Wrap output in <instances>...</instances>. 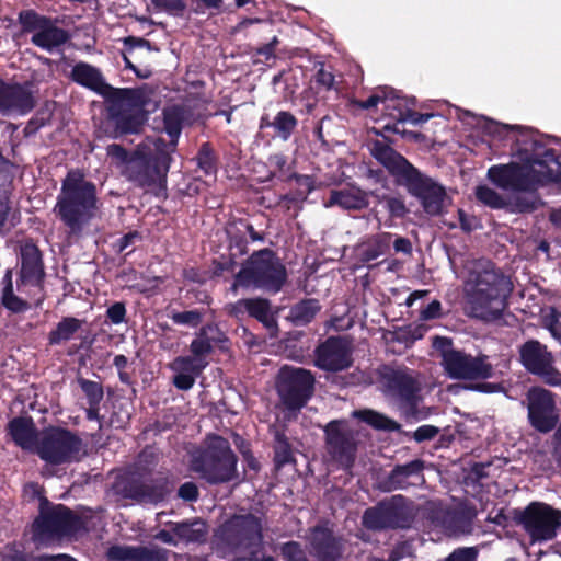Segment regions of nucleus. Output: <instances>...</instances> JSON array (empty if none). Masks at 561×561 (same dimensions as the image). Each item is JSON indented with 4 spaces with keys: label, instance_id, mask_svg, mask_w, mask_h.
I'll return each mask as SVG.
<instances>
[{
    "label": "nucleus",
    "instance_id": "nucleus-45",
    "mask_svg": "<svg viewBox=\"0 0 561 561\" xmlns=\"http://www.w3.org/2000/svg\"><path fill=\"white\" fill-rule=\"evenodd\" d=\"M80 385L88 398L89 404H99L101 402L103 399V389L98 382L81 380Z\"/></svg>",
    "mask_w": 561,
    "mask_h": 561
},
{
    "label": "nucleus",
    "instance_id": "nucleus-63",
    "mask_svg": "<svg viewBox=\"0 0 561 561\" xmlns=\"http://www.w3.org/2000/svg\"><path fill=\"white\" fill-rule=\"evenodd\" d=\"M139 239V234L137 232H131L124 236L119 240V251H125L129 248V245L134 244L135 240Z\"/></svg>",
    "mask_w": 561,
    "mask_h": 561
},
{
    "label": "nucleus",
    "instance_id": "nucleus-61",
    "mask_svg": "<svg viewBox=\"0 0 561 561\" xmlns=\"http://www.w3.org/2000/svg\"><path fill=\"white\" fill-rule=\"evenodd\" d=\"M393 247L397 252H402L405 254H409L412 251L411 242L407 238L402 237H399L394 240Z\"/></svg>",
    "mask_w": 561,
    "mask_h": 561
},
{
    "label": "nucleus",
    "instance_id": "nucleus-33",
    "mask_svg": "<svg viewBox=\"0 0 561 561\" xmlns=\"http://www.w3.org/2000/svg\"><path fill=\"white\" fill-rule=\"evenodd\" d=\"M320 306L314 299L302 300L290 308L288 319L295 325L309 323L319 312Z\"/></svg>",
    "mask_w": 561,
    "mask_h": 561
},
{
    "label": "nucleus",
    "instance_id": "nucleus-5",
    "mask_svg": "<svg viewBox=\"0 0 561 561\" xmlns=\"http://www.w3.org/2000/svg\"><path fill=\"white\" fill-rule=\"evenodd\" d=\"M285 266L270 250L259 251L238 273L234 286L254 287L277 293L286 280Z\"/></svg>",
    "mask_w": 561,
    "mask_h": 561
},
{
    "label": "nucleus",
    "instance_id": "nucleus-57",
    "mask_svg": "<svg viewBox=\"0 0 561 561\" xmlns=\"http://www.w3.org/2000/svg\"><path fill=\"white\" fill-rule=\"evenodd\" d=\"M316 80L325 89H331L334 84V76L327 69L320 68L317 72Z\"/></svg>",
    "mask_w": 561,
    "mask_h": 561
},
{
    "label": "nucleus",
    "instance_id": "nucleus-54",
    "mask_svg": "<svg viewBox=\"0 0 561 561\" xmlns=\"http://www.w3.org/2000/svg\"><path fill=\"white\" fill-rule=\"evenodd\" d=\"M442 316V305L438 300H433L428 304L420 314V319L423 321L437 319Z\"/></svg>",
    "mask_w": 561,
    "mask_h": 561
},
{
    "label": "nucleus",
    "instance_id": "nucleus-35",
    "mask_svg": "<svg viewBox=\"0 0 561 561\" xmlns=\"http://www.w3.org/2000/svg\"><path fill=\"white\" fill-rule=\"evenodd\" d=\"M173 531L178 538V541L182 540L186 542L203 541L207 534L205 524L199 520L176 524L173 528Z\"/></svg>",
    "mask_w": 561,
    "mask_h": 561
},
{
    "label": "nucleus",
    "instance_id": "nucleus-14",
    "mask_svg": "<svg viewBox=\"0 0 561 561\" xmlns=\"http://www.w3.org/2000/svg\"><path fill=\"white\" fill-rule=\"evenodd\" d=\"M20 22L25 32L32 34L31 42L47 51H53L68 39L67 32L53 20L32 11L20 13Z\"/></svg>",
    "mask_w": 561,
    "mask_h": 561
},
{
    "label": "nucleus",
    "instance_id": "nucleus-29",
    "mask_svg": "<svg viewBox=\"0 0 561 561\" xmlns=\"http://www.w3.org/2000/svg\"><path fill=\"white\" fill-rule=\"evenodd\" d=\"M391 234L388 232L376 234L357 244L355 253L363 263H368L385 254L389 248Z\"/></svg>",
    "mask_w": 561,
    "mask_h": 561
},
{
    "label": "nucleus",
    "instance_id": "nucleus-11",
    "mask_svg": "<svg viewBox=\"0 0 561 561\" xmlns=\"http://www.w3.org/2000/svg\"><path fill=\"white\" fill-rule=\"evenodd\" d=\"M218 536L228 545L255 554L262 543L261 522L253 515L233 516L219 528Z\"/></svg>",
    "mask_w": 561,
    "mask_h": 561
},
{
    "label": "nucleus",
    "instance_id": "nucleus-43",
    "mask_svg": "<svg viewBox=\"0 0 561 561\" xmlns=\"http://www.w3.org/2000/svg\"><path fill=\"white\" fill-rule=\"evenodd\" d=\"M168 551L158 546L137 547V561H167Z\"/></svg>",
    "mask_w": 561,
    "mask_h": 561
},
{
    "label": "nucleus",
    "instance_id": "nucleus-2",
    "mask_svg": "<svg viewBox=\"0 0 561 561\" xmlns=\"http://www.w3.org/2000/svg\"><path fill=\"white\" fill-rule=\"evenodd\" d=\"M55 210L71 232L81 231L98 210L94 184L85 181L80 172H69Z\"/></svg>",
    "mask_w": 561,
    "mask_h": 561
},
{
    "label": "nucleus",
    "instance_id": "nucleus-44",
    "mask_svg": "<svg viewBox=\"0 0 561 561\" xmlns=\"http://www.w3.org/2000/svg\"><path fill=\"white\" fill-rule=\"evenodd\" d=\"M107 556L113 561H137V547L113 546Z\"/></svg>",
    "mask_w": 561,
    "mask_h": 561
},
{
    "label": "nucleus",
    "instance_id": "nucleus-37",
    "mask_svg": "<svg viewBox=\"0 0 561 561\" xmlns=\"http://www.w3.org/2000/svg\"><path fill=\"white\" fill-rule=\"evenodd\" d=\"M207 365L208 362L204 358L180 356L170 364V368L173 373L193 374L197 377Z\"/></svg>",
    "mask_w": 561,
    "mask_h": 561
},
{
    "label": "nucleus",
    "instance_id": "nucleus-52",
    "mask_svg": "<svg viewBox=\"0 0 561 561\" xmlns=\"http://www.w3.org/2000/svg\"><path fill=\"white\" fill-rule=\"evenodd\" d=\"M196 377L193 374L174 373L173 385L180 390H188L195 383Z\"/></svg>",
    "mask_w": 561,
    "mask_h": 561
},
{
    "label": "nucleus",
    "instance_id": "nucleus-53",
    "mask_svg": "<svg viewBox=\"0 0 561 561\" xmlns=\"http://www.w3.org/2000/svg\"><path fill=\"white\" fill-rule=\"evenodd\" d=\"M477 551L473 548H462L455 550L444 561H476Z\"/></svg>",
    "mask_w": 561,
    "mask_h": 561
},
{
    "label": "nucleus",
    "instance_id": "nucleus-12",
    "mask_svg": "<svg viewBox=\"0 0 561 561\" xmlns=\"http://www.w3.org/2000/svg\"><path fill=\"white\" fill-rule=\"evenodd\" d=\"M313 382L310 371L285 366L278 375L277 391L283 402L289 409L296 410L300 409L311 396Z\"/></svg>",
    "mask_w": 561,
    "mask_h": 561
},
{
    "label": "nucleus",
    "instance_id": "nucleus-19",
    "mask_svg": "<svg viewBox=\"0 0 561 561\" xmlns=\"http://www.w3.org/2000/svg\"><path fill=\"white\" fill-rule=\"evenodd\" d=\"M123 104L130 105L129 113H121L116 118L117 128L123 134L138 133L144 121V104L145 98L141 90L137 89H118L117 94L114 96Z\"/></svg>",
    "mask_w": 561,
    "mask_h": 561
},
{
    "label": "nucleus",
    "instance_id": "nucleus-17",
    "mask_svg": "<svg viewBox=\"0 0 561 561\" xmlns=\"http://www.w3.org/2000/svg\"><path fill=\"white\" fill-rule=\"evenodd\" d=\"M329 453L344 468H348L355 456V442L345 421H332L325 427Z\"/></svg>",
    "mask_w": 561,
    "mask_h": 561
},
{
    "label": "nucleus",
    "instance_id": "nucleus-26",
    "mask_svg": "<svg viewBox=\"0 0 561 561\" xmlns=\"http://www.w3.org/2000/svg\"><path fill=\"white\" fill-rule=\"evenodd\" d=\"M369 204L368 194L356 186H346L333 190L325 207L339 206L347 210H359Z\"/></svg>",
    "mask_w": 561,
    "mask_h": 561
},
{
    "label": "nucleus",
    "instance_id": "nucleus-49",
    "mask_svg": "<svg viewBox=\"0 0 561 561\" xmlns=\"http://www.w3.org/2000/svg\"><path fill=\"white\" fill-rule=\"evenodd\" d=\"M211 345L207 339L198 337L191 343L192 357H199L206 359V356L210 353Z\"/></svg>",
    "mask_w": 561,
    "mask_h": 561
},
{
    "label": "nucleus",
    "instance_id": "nucleus-20",
    "mask_svg": "<svg viewBox=\"0 0 561 561\" xmlns=\"http://www.w3.org/2000/svg\"><path fill=\"white\" fill-rule=\"evenodd\" d=\"M382 381L386 391L398 398L408 410L412 411L416 408L419 387L410 375L401 370L387 369Z\"/></svg>",
    "mask_w": 561,
    "mask_h": 561
},
{
    "label": "nucleus",
    "instance_id": "nucleus-48",
    "mask_svg": "<svg viewBox=\"0 0 561 561\" xmlns=\"http://www.w3.org/2000/svg\"><path fill=\"white\" fill-rule=\"evenodd\" d=\"M198 167L206 173L210 174L214 172V161L211 150L207 145H203L197 156Z\"/></svg>",
    "mask_w": 561,
    "mask_h": 561
},
{
    "label": "nucleus",
    "instance_id": "nucleus-9",
    "mask_svg": "<svg viewBox=\"0 0 561 561\" xmlns=\"http://www.w3.org/2000/svg\"><path fill=\"white\" fill-rule=\"evenodd\" d=\"M36 453L43 460L53 465L72 462L80 458L82 443L69 431L51 428L43 433L36 445Z\"/></svg>",
    "mask_w": 561,
    "mask_h": 561
},
{
    "label": "nucleus",
    "instance_id": "nucleus-39",
    "mask_svg": "<svg viewBox=\"0 0 561 561\" xmlns=\"http://www.w3.org/2000/svg\"><path fill=\"white\" fill-rule=\"evenodd\" d=\"M271 125L279 138L288 140L297 127V119L291 113L280 111L276 114Z\"/></svg>",
    "mask_w": 561,
    "mask_h": 561
},
{
    "label": "nucleus",
    "instance_id": "nucleus-58",
    "mask_svg": "<svg viewBox=\"0 0 561 561\" xmlns=\"http://www.w3.org/2000/svg\"><path fill=\"white\" fill-rule=\"evenodd\" d=\"M179 496L184 500H187V501L196 500L198 496V491H197L196 485L191 482L184 483L179 489Z\"/></svg>",
    "mask_w": 561,
    "mask_h": 561
},
{
    "label": "nucleus",
    "instance_id": "nucleus-18",
    "mask_svg": "<svg viewBox=\"0 0 561 561\" xmlns=\"http://www.w3.org/2000/svg\"><path fill=\"white\" fill-rule=\"evenodd\" d=\"M316 364L324 370L337 371L352 365V347L343 337H330L317 348Z\"/></svg>",
    "mask_w": 561,
    "mask_h": 561
},
{
    "label": "nucleus",
    "instance_id": "nucleus-21",
    "mask_svg": "<svg viewBox=\"0 0 561 561\" xmlns=\"http://www.w3.org/2000/svg\"><path fill=\"white\" fill-rule=\"evenodd\" d=\"M34 106L31 92L21 85H7L0 81V114H25Z\"/></svg>",
    "mask_w": 561,
    "mask_h": 561
},
{
    "label": "nucleus",
    "instance_id": "nucleus-47",
    "mask_svg": "<svg viewBox=\"0 0 561 561\" xmlns=\"http://www.w3.org/2000/svg\"><path fill=\"white\" fill-rule=\"evenodd\" d=\"M172 320L178 324H186L190 327H196L202 320V314L197 310H188L178 312L172 316Z\"/></svg>",
    "mask_w": 561,
    "mask_h": 561
},
{
    "label": "nucleus",
    "instance_id": "nucleus-34",
    "mask_svg": "<svg viewBox=\"0 0 561 561\" xmlns=\"http://www.w3.org/2000/svg\"><path fill=\"white\" fill-rule=\"evenodd\" d=\"M311 543L319 556L334 557L336 552V545L332 533L325 527H317L313 529Z\"/></svg>",
    "mask_w": 561,
    "mask_h": 561
},
{
    "label": "nucleus",
    "instance_id": "nucleus-24",
    "mask_svg": "<svg viewBox=\"0 0 561 561\" xmlns=\"http://www.w3.org/2000/svg\"><path fill=\"white\" fill-rule=\"evenodd\" d=\"M71 78L75 82L95 91L103 96H115L118 90L107 84L100 70L89 64L79 62L73 66Z\"/></svg>",
    "mask_w": 561,
    "mask_h": 561
},
{
    "label": "nucleus",
    "instance_id": "nucleus-28",
    "mask_svg": "<svg viewBox=\"0 0 561 561\" xmlns=\"http://www.w3.org/2000/svg\"><path fill=\"white\" fill-rule=\"evenodd\" d=\"M422 470L423 462L421 460H413L407 465L398 466L389 477L390 489H403L422 482Z\"/></svg>",
    "mask_w": 561,
    "mask_h": 561
},
{
    "label": "nucleus",
    "instance_id": "nucleus-4",
    "mask_svg": "<svg viewBox=\"0 0 561 561\" xmlns=\"http://www.w3.org/2000/svg\"><path fill=\"white\" fill-rule=\"evenodd\" d=\"M489 180L506 191H533L553 178L552 170L540 159L527 160L523 164L493 165L488 171Z\"/></svg>",
    "mask_w": 561,
    "mask_h": 561
},
{
    "label": "nucleus",
    "instance_id": "nucleus-42",
    "mask_svg": "<svg viewBox=\"0 0 561 561\" xmlns=\"http://www.w3.org/2000/svg\"><path fill=\"white\" fill-rule=\"evenodd\" d=\"M378 201L385 204L386 209L392 218H403L409 213L404 199L401 196L383 195L379 197Z\"/></svg>",
    "mask_w": 561,
    "mask_h": 561
},
{
    "label": "nucleus",
    "instance_id": "nucleus-50",
    "mask_svg": "<svg viewBox=\"0 0 561 561\" xmlns=\"http://www.w3.org/2000/svg\"><path fill=\"white\" fill-rule=\"evenodd\" d=\"M107 318L113 324H121L126 318V308L123 302H115L106 311Z\"/></svg>",
    "mask_w": 561,
    "mask_h": 561
},
{
    "label": "nucleus",
    "instance_id": "nucleus-31",
    "mask_svg": "<svg viewBox=\"0 0 561 561\" xmlns=\"http://www.w3.org/2000/svg\"><path fill=\"white\" fill-rule=\"evenodd\" d=\"M182 111L179 107H169L164 111V129L171 137V144L167 145L162 139L158 138L150 141L153 146V153L156 154V142L161 141V149L169 151V158L171 159V152L174 151L178 137L181 133Z\"/></svg>",
    "mask_w": 561,
    "mask_h": 561
},
{
    "label": "nucleus",
    "instance_id": "nucleus-56",
    "mask_svg": "<svg viewBox=\"0 0 561 561\" xmlns=\"http://www.w3.org/2000/svg\"><path fill=\"white\" fill-rule=\"evenodd\" d=\"M432 116V114H421L409 108L404 116H400V122H410L413 125H421L427 122Z\"/></svg>",
    "mask_w": 561,
    "mask_h": 561
},
{
    "label": "nucleus",
    "instance_id": "nucleus-59",
    "mask_svg": "<svg viewBox=\"0 0 561 561\" xmlns=\"http://www.w3.org/2000/svg\"><path fill=\"white\" fill-rule=\"evenodd\" d=\"M409 546L407 543H402L397 546L392 552L390 553L389 558L387 560L379 559V558H371L370 561H399L402 559L405 554H408Z\"/></svg>",
    "mask_w": 561,
    "mask_h": 561
},
{
    "label": "nucleus",
    "instance_id": "nucleus-25",
    "mask_svg": "<svg viewBox=\"0 0 561 561\" xmlns=\"http://www.w3.org/2000/svg\"><path fill=\"white\" fill-rule=\"evenodd\" d=\"M378 104H383L386 115L398 121H400V116H404L407 110H409L407 102L389 88L376 90L366 101L359 103L363 108L376 107Z\"/></svg>",
    "mask_w": 561,
    "mask_h": 561
},
{
    "label": "nucleus",
    "instance_id": "nucleus-60",
    "mask_svg": "<svg viewBox=\"0 0 561 561\" xmlns=\"http://www.w3.org/2000/svg\"><path fill=\"white\" fill-rule=\"evenodd\" d=\"M220 0H192L196 13H203L205 9L218 8Z\"/></svg>",
    "mask_w": 561,
    "mask_h": 561
},
{
    "label": "nucleus",
    "instance_id": "nucleus-6",
    "mask_svg": "<svg viewBox=\"0 0 561 561\" xmlns=\"http://www.w3.org/2000/svg\"><path fill=\"white\" fill-rule=\"evenodd\" d=\"M192 469L210 483L230 480L236 469V457L228 440L208 436L205 449L193 457Z\"/></svg>",
    "mask_w": 561,
    "mask_h": 561
},
{
    "label": "nucleus",
    "instance_id": "nucleus-22",
    "mask_svg": "<svg viewBox=\"0 0 561 561\" xmlns=\"http://www.w3.org/2000/svg\"><path fill=\"white\" fill-rule=\"evenodd\" d=\"M371 154L383 164L392 174L398 176L402 184L415 168L410 164L401 154L382 141H375L370 148Z\"/></svg>",
    "mask_w": 561,
    "mask_h": 561
},
{
    "label": "nucleus",
    "instance_id": "nucleus-3",
    "mask_svg": "<svg viewBox=\"0 0 561 561\" xmlns=\"http://www.w3.org/2000/svg\"><path fill=\"white\" fill-rule=\"evenodd\" d=\"M161 145V141L156 142V154L148 147V154L139 151L129 156L124 148L115 144L108 146L106 151L111 163L118 168L124 175L145 185L161 182L169 171V151L162 150Z\"/></svg>",
    "mask_w": 561,
    "mask_h": 561
},
{
    "label": "nucleus",
    "instance_id": "nucleus-36",
    "mask_svg": "<svg viewBox=\"0 0 561 561\" xmlns=\"http://www.w3.org/2000/svg\"><path fill=\"white\" fill-rule=\"evenodd\" d=\"M82 323L83 321L73 317L64 318L56 329L49 333V342L51 344H60L70 340L81 328Z\"/></svg>",
    "mask_w": 561,
    "mask_h": 561
},
{
    "label": "nucleus",
    "instance_id": "nucleus-10",
    "mask_svg": "<svg viewBox=\"0 0 561 561\" xmlns=\"http://www.w3.org/2000/svg\"><path fill=\"white\" fill-rule=\"evenodd\" d=\"M408 192L419 199L424 211L430 216H439L451 205V196L446 188L416 169L402 183Z\"/></svg>",
    "mask_w": 561,
    "mask_h": 561
},
{
    "label": "nucleus",
    "instance_id": "nucleus-13",
    "mask_svg": "<svg viewBox=\"0 0 561 561\" xmlns=\"http://www.w3.org/2000/svg\"><path fill=\"white\" fill-rule=\"evenodd\" d=\"M522 524L533 542L548 541L561 527V513L547 504L531 503L522 515Z\"/></svg>",
    "mask_w": 561,
    "mask_h": 561
},
{
    "label": "nucleus",
    "instance_id": "nucleus-38",
    "mask_svg": "<svg viewBox=\"0 0 561 561\" xmlns=\"http://www.w3.org/2000/svg\"><path fill=\"white\" fill-rule=\"evenodd\" d=\"M353 415L378 430L397 431L400 427L396 421L371 410L355 411Z\"/></svg>",
    "mask_w": 561,
    "mask_h": 561
},
{
    "label": "nucleus",
    "instance_id": "nucleus-23",
    "mask_svg": "<svg viewBox=\"0 0 561 561\" xmlns=\"http://www.w3.org/2000/svg\"><path fill=\"white\" fill-rule=\"evenodd\" d=\"M43 275L44 271L38 249L31 243L23 245L21 249V272L18 289L21 290L22 287L28 285H39Z\"/></svg>",
    "mask_w": 561,
    "mask_h": 561
},
{
    "label": "nucleus",
    "instance_id": "nucleus-46",
    "mask_svg": "<svg viewBox=\"0 0 561 561\" xmlns=\"http://www.w3.org/2000/svg\"><path fill=\"white\" fill-rule=\"evenodd\" d=\"M152 2L156 7L175 16L182 15L186 8L184 0H152Z\"/></svg>",
    "mask_w": 561,
    "mask_h": 561
},
{
    "label": "nucleus",
    "instance_id": "nucleus-40",
    "mask_svg": "<svg viewBox=\"0 0 561 561\" xmlns=\"http://www.w3.org/2000/svg\"><path fill=\"white\" fill-rule=\"evenodd\" d=\"M4 280L7 284L2 293V304L14 312L24 311L27 304L13 294L11 271H7Z\"/></svg>",
    "mask_w": 561,
    "mask_h": 561
},
{
    "label": "nucleus",
    "instance_id": "nucleus-7",
    "mask_svg": "<svg viewBox=\"0 0 561 561\" xmlns=\"http://www.w3.org/2000/svg\"><path fill=\"white\" fill-rule=\"evenodd\" d=\"M434 347L440 350V364L450 379L477 380L492 375V366L483 357L455 350L446 337H435Z\"/></svg>",
    "mask_w": 561,
    "mask_h": 561
},
{
    "label": "nucleus",
    "instance_id": "nucleus-55",
    "mask_svg": "<svg viewBox=\"0 0 561 561\" xmlns=\"http://www.w3.org/2000/svg\"><path fill=\"white\" fill-rule=\"evenodd\" d=\"M438 433V428L433 425H422L414 432L416 442H424L434 438Z\"/></svg>",
    "mask_w": 561,
    "mask_h": 561
},
{
    "label": "nucleus",
    "instance_id": "nucleus-41",
    "mask_svg": "<svg viewBox=\"0 0 561 561\" xmlns=\"http://www.w3.org/2000/svg\"><path fill=\"white\" fill-rule=\"evenodd\" d=\"M476 196L479 202L491 208L500 209L507 206L506 199L486 185H479L476 188Z\"/></svg>",
    "mask_w": 561,
    "mask_h": 561
},
{
    "label": "nucleus",
    "instance_id": "nucleus-30",
    "mask_svg": "<svg viewBox=\"0 0 561 561\" xmlns=\"http://www.w3.org/2000/svg\"><path fill=\"white\" fill-rule=\"evenodd\" d=\"M363 524L375 530L399 526L396 519V510L386 505L367 510L363 516Z\"/></svg>",
    "mask_w": 561,
    "mask_h": 561
},
{
    "label": "nucleus",
    "instance_id": "nucleus-64",
    "mask_svg": "<svg viewBox=\"0 0 561 561\" xmlns=\"http://www.w3.org/2000/svg\"><path fill=\"white\" fill-rule=\"evenodd\" d=\"M35 561H76V560L67 554H57V556H42V557H38Z\"/></svg>",
    "mask_w": 561,
    "mask_h": 561
},
{
    "label": "nucleus",
    "instance_id": "nucleus-27",
    "mask_svg": "<svg viewBox=\"0 0 561 561\" xmlns=\"http://www.w3.org/2000/svg\"><path fill=\"white\" fill-rule=\"evenodd\" d=\"M247 310L250 316L257 319L262 322L266 329L271 331V335L274 336L276 334L277 324L274 317V313L271 309L270 302L265 299H244L240 300L233 307L236 313L240 310Z\"/></svg>",
    "mask_w": 561,
    "mask_h": 561
},
{
    "label": "nucleus",
    "instance_id": "nucleus-62",
    "mask_svg": "<svg viewBox=\"0 0 561 561\" xmlns=\"http://www.w3.org/2000/svg\"><path fill=\"white\" fill-rule=\"evenodd\" d=\"M276 43H277V38L274 37L271 43L261 47L257 50V54L264 56L265 60H270L271 58L274 57V47H275Z\"/></svg>",
    "mask_w": 561,
    "mask_h": 561
},
{
    "label": "nucleus",
    "instance_id": "nucleus-16",
    "mask_svg": "<svg viewBox=\"0 0 561 561\" xmlns=\"http://www.w3.org/2000/svg\"><path fill=\"white\" fill-rule=\"evenodd\" d=\"M527 408L530 424L539 432L551 431L558 422V413L552 393L535 387L527 392Z\"/></svg>",
    "mask_w": 561,
    "mask_h": 561
},
{
    "label": "nucleus",
    "instance_id": "nucleus-51",
    "mask_svg": "<svg viewBox=\"0 0 561 561\" xmlns=\"http://www.w3.org/2000/svg\"><path fill=\"white\" fill-rule=\"evenodd\" d=\"M282 554L288 561H304L302 551L297 542H287L282 547Z\"/></svg>",
    "mask_w": 561,
    "mask_h": 561
},
{
    "label": "nucleus",
    "instance_id": "nucleus-8",
    "mask_svg": "<svg viewBox=\"0 0 561 561\" xmlns=\"http://www.w3.org/2000/svg\"><path fill=\"white\" fill-rule=\"evenodd\" d=\"M80 519L64 505L48 506L42 501L39 517L33 526V539L38 545H50L62 536L71 535L80 527Z\"/></svg>",
    "mask_w": 561,
    "mask_h": 561
},
{
    "label": "nucleus",
    "instance_id": "nucleus-32",
    "mask_svg": "<svg viewBox=\"0 0 561 561\" xmlns=\"http://www.w3.org/2000/svg\"><path fill=\"white\" fill-rule=\"evenodd\" d=\"M9 432L16 445L23 449H32L35 446V428L28 419L18 417L9 423Z\"/></svg>",
    "mask_w": 561,
    "mask_h": 561
},
{
    "label": "nucleus",
    "instance_id": "nucleus-1",
    "mask_svg": "<svg viewBox=\"0 0 561 561\" xmlns=\"http://www.w3.org/2000/svg\"><path fill=\"white\" fill-rule=\"evenodd\" d=\"M465 268V295L469 313L488 321L499 318L512 290L510 280L486 260L469 261Z\"/></svg>",
    "mask_w": 561,
    "mask_h": 561
},
{
    "label": "nucleus",
    "instance_id": "nucleus-15",
    "mask_svg": "<svg viewBox=\"0 0 561 561\" xmlns=\"http://www.w3.org/2000/svg\"><path fill=\"white\" fill-rule=\"evenodd\" d=\"M520 360L531 374L550 386L561 385V374L554 368V358L547 346L536 340L527 341L520 347Z\"/></svg>",
    "mask_w": 561,
    "mask_h": 561
}]
</instances>
